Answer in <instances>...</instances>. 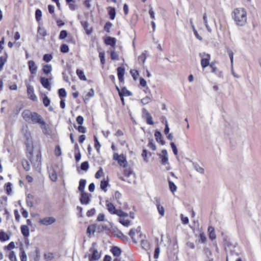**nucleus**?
Listing matches in <instances>:
<instances>
[{
	"label": "nucleus",
	"instance_id": "nucleus-27",
	"mask_svg": "<svg viewBox=\"0 0 261 261\" xmlns=\"http://www.w3.org/2000/svg\"><path fill=\"white\" fill-rule=\"evenodd\" d=\"M76 72L80 80L82 81H86L87 79L84 72L82 70L80 69H77Z\"/></svg>",
	"mask_w": 261,
	"mask_h": 261
},
{
	"label": "nucleus",
	"instance_id": "nucleus-37",
	"mask_svg": "<svg viewBox=\"0 0 261 261\" xmlns=\"http://www.w3.org/2000/svg\"><path fill=\"white\" fill-rule=\"evenodd\" d=\"M100 146L101 145L98 142L97 138L96 137H94V147L98 152L100 151Z\"/></svg>",
	"mask_w": 261,
	"mask_h": 261
},
{
	"label": "nucleus",
	"instance_id": "nucleus-26",
	"mask_svg": "<svg viewBox=\"0 0 261 261\" xmlns=\"http://www.w3.org/2000/svg\"><path fill=\"white\" fill-rule=\"evenodd\" d=\"M108 9L109 10V14L110 15V19L112 20L114 19L116 15L115 8L112 7H109Z\"/></svg>",
	"mask_w": 261,
	"mask_h": 261
},
{
	"label": "nucleus",
	"instance_id": "nucleus-62",
	"mask_svg": "<svg viewBox=\"0 0 261 261\" xmlns=\"http://www.w3.org/2000/svg\"><path fill=\"white\" fill-rule=\"evenodd\" d=\"M95 213V208H92L87 212V215L88 217H91V216H93L94 215Z\"/></svg>",
	"mask_w": 261,
	"mask_h": 261
},
{
	"label": "nucleus",
	"instance_id": "nucleus-38",
	"mask_svg": "<svg viewBox=\"0 0 261 261\" xmlns=\"http://www.w3.org/2000/svg\"><path fill=\"white\" fill-rule=\"evenodd\" d=\"M43 103L44 106L46 107L50 105V100L48 98V97L46 95H44L43 97Z\"/></svg>",
	"mask_w": 261,
	"mask_h": 261
},
{
	"label": "nucleus",
	"instance_id": "nucleus-24",
	"mask_svg": "<svg viewBox=\"0 0 261 261\" xmlns=\"http://www.w3.org/2000/svg\"><path fill=\"white\" fill-rule=\"evenodd\" d=\"M111 252L115 256H119L120 255L121 251L118 247H114L111 249Z\"/></svg>",
	"mask_w": 261,
	"mask_h": 261
},
{
	"label": "nucleus",
	"instance_id": "nucleus-33",
	"mask_svg": "<svg viewBox=\"0 0 261 261\" xmlns=\"http://www.w3.org/2000/svg\"><path fill=\"white\" fill-rule=\"evenodd\" d=\"M169 187L170 191L172 193H174L177 190V187L176 186V185L170 180H169Z\"/></svg>",
	"mask_w": 261,
	"mask_h": 261
},
{
	"label": "nucleus",
	"instance_id": "nucleus-5",
	"mask_svg": "<svg viewBox=\"0 0 261 261\" xmlns=\"http://www.w3.org/2000/svg\"><path fill=\"white\" fill-rule=\"evenodd\" d=\"M113 159L117 161L118 164L123 167H125L127 165V160L123 154L119 155L117 153H113Z\"/></svg>",
	"mask_w": 261,
	"mask_h": 261
},
{
	"label": "nucleus",
	"instance_id": "nucleus-31",
	"mask_svg": "<svg viewBox=\"0 0 261 261\" xmlns=\"http://www.w3.org/2000/svg\"><path fill=\"white\" fill-rule=\"evenodd\" d=\"M111 58L113 60H119V55L114 50H111Z\"/></svg>",
	"mask_w": 261,
	"mask_h": 261
},
{
	"label": "nucleus",
	"instance_id": "nucleus-14",
	"mask_svg": "<svg viewBox=\"0 0 261 261\" xmlns=\"http://www.w3.org/2000/svg\"><path fill=\"white\" fill-rule=\"evenodd\" d=\"M108 181L109 179L108 177H107L106 178H104L101 181L100 188L104 192H106L107 191V187L110 186L108 183Z\"/></svg>",
	"mask_w": 261,
	"mask_h": 261
},
{
	"label": "nucleus",
	"instance_id": "nucleus-59",
	"mask_svg": "<svg viewBox=\"0 0 261 261\" xmlns=\"http://www.w3.org/2000/svg\"><path fill=\"white\" fill-rule=\"evenodd\" d=\"M23 168L24 169L27 171H28L30 170V165L27 161H25L22 163Z\"/></svg>",
	"mask_w": 261,
	"mask_h": 261
},
{
	"label": "nucleus",
	"instance_id": "nucleus-50",
	"mask_svg": "<svg viewBox=\"0 0 261 261\" xmlns=\"http://www.w3.org/2000/svg\"><path fill=\"white\" fill-rule=\"evenodd\" d=\"M81 167L82 170L87 171L89 168V164L88 162H84L82 163Z\"/></svg>",
	"mask_w": 261,
	"mask_h": 261
},
{
	"label": "nucleus",
	"instance_id": "nucleus-23",
	"mask_svg": "<svg viewBox=\"0 0 261 261\" xmlns=\"http://www.w3.org/2000/svg\"><path fill=\"white\" fill-rule=\"evenodd\" d=\"M94 95V91L93 88H91L90 91L87 93L84 98L85 102L88 101L90 98L92 97Z\"/></svg>",
	"mask_w": 261,
	"mask_h": 261
},
{
	"label": "nucleus",
	"instance_id": "nucleus-41",
	"mask_svg": "<svg viewBox=\"0 0 261 261\" xmlns=\"http://www.w3.org/2000/svg\"><path fill=\"white\" fill-rule=\"evenodd\" d=\"M157 208L159 214L163 216L164 215L165 210L163 206L161 205L160 204H157Z\"/></svg>",
	"mask_w": 261,
	"mask_h": 261
},
{
	"label": "nucleus",
	"instance_id": "nucleus-25",
	"mask_svg": "<svg viewBox=\"0 0 261 261\" xmlns=\"http://www.w3.org/2000/svg\"><path fill=\"white\" fill-rule=\"evenodd\" d=\"M49 177L53 181H56L57 180V174L54 169L49 171Z\"/></svg>",
	"mask_w": 261,
	"mask_h": 261
},
{
	"label": "nucleus",
	"instance_id": "nucleus-21",
	"mask_svg": "<svg viewBox=\"0 0 261 261\" xmlns=\"http://www.w3.org/2000/svg\"><path fill=\"white\" fill-rule=\"evenodd\" d=\"M117 74H118V77L119 80V81H122L123 79V75L124 74V69L119 67L117 68Z\"/></svg>",
	"mask_w": 261,
	"mask_h": 261
},
{
	"label": "nucleus",
	"instance_id": "nucleus-18",
	"mask_svg": "<svg viewBox=\"0 0 261 261\" xmlns=\"http://www.w3.org/2000/svg\"><path fill=\"white\" fill-rule=\"evenodd\" d=\"M105 42L106 44L114 46L116 43V39L114 38L108 37L106 38Z\"/></svg>",
	"mask_w": 261,
	"mask_h": 261
},
{
	"label": "nucleus",
	"instance_id": "nucleus-28",
	"mask_svg": "<svg viewBox=\"0 0 261 261\" xmlns=\"http://www.w3.org/2000/svg\"><path fill=\"white\" fill-rule=\"evenodd\" d=\"M86 184V181L85 179H81L79 182V190L81 191V192H83L84 191V190L85 189V186Z\"/></svg>",
	"mask_w": 261,
	"mask_h": 261
},
{
	"label": "nucleus",
	"instance_id": "nucleus-3",
	"mask_svg": "<svg viewBox=\"0 0 261 261\" xmlns=\"http://www.w3.org/2000/svg\"><path fill=\"white\" fill-rule=\"evenodd\" d=\"M90 253L88 255L89 261H97L101 256V254L98 250L95 248L94 245L93 244L92 247L89 249Z\"/></svg>",
	"mask_w": 261,
	"mask_h": 261
},
{
	"label": "nucleus",
	"instance_id": "nucleus-49",
	"mask_svg": "<svg viewBox=\"0 0 261 261\" xmlns=\"http://www.w3.org/2000/svg\"><path fill=\"white\" fill-rule=\"evenodd\" d=\"M99 57L101 63L103 65L105 63V53L104 52H100L99 53Z\"/></svg>",
	"mask_w": 261,
	"mask_h": 261
},
{
	"label": "nucleus",
	"instance_id": "nucleus-10",
	"mask_svg": "<svg viewBox=\"0 0 261 261\" xmlns=\"http://www.w3.org/2000/svg\"><path fill=\"white\" fill-rule=\"evenodd\" d=\"M29 69L32 74H36L37 71L38 67L34 61L30 60L28 63Z\"/></svg>",
	"mask_w": 261,
	"mask_h": 261
},
{
	"label": "nucleus",
	"instance_id": "nucleus-63",
	"mask_svg": "<svg viewBox=\"0 0 261 261\" xmlns=\"http://www.w3.org/2000/svg\"><path fill=\"white\" fill-rule=\"evenodd\" d=\"M121 194L119 192L116 191L115 193L114 197L119 203H120V202L119 201V200L121 198Z\"/></svg>",
	"mask_w": 261,
	"mask_h": 261
},
{
	"label": "nucleus",
	"instance_id": "nucleus-32",
	"mask_svg": "<svg viewBox=\"0 0 261 261\" xmlns=\"http://www.w3.org/2000/svg\"><path fill=\"white\" fill-rule=\"evenodd\" d=\"M203 21H204V24L207 30L208 31V32L211 33L212 29L210 27V26L208 25V24L207 23L206 15L205 14H204L203 16Z\"/></svg>",
	"mask_w": 261,
	"mask_h": 261
},
{
	"label": "nucleus",
	"instance_id": "nucleus-52",
	"mask_svg": "<svg viewBox=\"0 0 261 261\" xmlns=\"http://www.w3.org/2000/svg\"><path fill=\"white\" fill-rule=\"evenodd\" d=\"M195 169L198 172L203 174L204 173V170L203 168L199 166L198 165L196 164L194 165Z\"/></svg>",
	"mask_w": 261,
	"mask_h": 261
},
{
	"label": "nucleus",
	"instance_id": "nucleus-29",
	"mask_svg": "<svg viewBox=\"0 0 261 261\" xmlns=\"http://www.w3.org/2000/svg\"><path fill=\"white\" fill-rule=\"evenodd\" d=\"M9 239V236L4 231H0V241H5Z\"/></svg>",
	"mask_w": 261,
	"mask_h": 261
},
{
	"label": "nucleus",
	"instance_id": "nucleus-9",
	"mask_svg": "<svg viewBox=\"0 0 261 261\" xmlns=\"http://www.w3.org/2000/svg\"><path fill=\"white\" fill-rule=\"evenodd\" d=\"M27 93L30 99L34 101H36L37 100V97L34 93V88L33 86L30 85H27Z\"/></svg>",
	"mask_w": 261,
	"mask_h": 261
},
{
	"label": "nucleus",
	"instance_id": "nucleus-40",
	"mask_svg": "<svg viewBox=\"0 0 261 261\" xmlns=\"http://www.w3.org/2000/svg\"><path fill=\"white\" fill-rule=\"evenodd\" d=\"M35 16L37 21H39L41 20L42 16V12L40 10L37 9L35 12Z\"/></svg>",
	"mask_w": 261,
	"mask_h": 261
},
{
	"label": "nucleus",
	"instance_id": "nucleus-15",
	"mask_svg": "<svg viewBox=\"0 0 261 261\" xmlns=\"http://www.w3.org/2000/svg\"><path fill=\"white\" fill-rule=\"evenodd\" d=\"M40 82L42 85L46 89H50V86L48 79L45 77H41L40 79Z\"/></svg>",
	"mask_w": 261,
	"mask_h": 261
},
{
	"label": "nucleus",
	"instance_id": "nucleus-12",
	"mask_svg": "<svg viewBox=\"0 0 261 261\" xmlns=\"http://www.w3.org/2000/svg\"><path fill=\"white\" fill-rule=\"evenodd\" d=\"M81 202L83 204H88L89 203L90 198L87 193H83L80 198Z\"/></svg>",
	"mask_w": 261,
	"mask_h": 261
},
{
	"label": "nucleus",
	"instance_id": "nucleus-64",
	"mask_svg": "<svg viewBox=\"0 0 261 261\" xmlns=\"http://www.w3.org/2000/svg\"><path fill=\"white\" fill-rule=\"evenodd\" d=\"M76 122L79 124H82L83 123V122H84V118H83V117L82 116H79L76 118Z\"/></svg>",
	"mask_w": 261,
	"mask_h": 261
},
{
	"label": "nucleus",
	"instance_id": "nucleus-53",
	"mask_svg": "<svg viewBox=\"0 0 261 261\" xmlns=\"http://www.w3.org/2000/svg\"><path fill=\"white\" fill-rule=\"evenodd\" d=\"M84 28L86 31V33L87 34H90L92 32V29L91 28H90L88 27V23L87 22H85L84 23Z\"/></svg>",
	"mask_w": 261,
	"mask_h": 261
},
{
	"label": "nucleus",
	"instance_id": "nucleus-1",
	"mask_svg": "<svg viewBox=\"0 0 261 261\" xmlns=\"http://www.w3.org/2000/svg\"><path fill=\"white\" fill-rule=\"evenodd\" d=\"M22 116L26 122L33 124L38 123L42 128L45 126V123L41 116L36 112L25 110L22 113Z\"/></svg>",
	"mask_w": 261,
	"mask_h": 261
},
{
	"label": "nucleus",
	"instance_id": "nucleus-7",
	"mask_svg": "<svg viewBox=\"0 0 261 261\" xmlns=\"http://www.w3.org/2000/svg\"><path fill=\"white\" fill-rule=\"evenodd\" d=\"M199 56L201 58V65L202 68H205L210 65L211 56L210 54L205 53H200Z\"/></svg>",
	"mask_w": 261,
	"mask_h": 261
},
{
	"label": "nucleus",
	"instance_id": "nucleus-54",
	"mask_svg": "<svg viewBox=\"0 0 261 261\" xmlns=\"http://www.w3.org/2000/svg\"><path fill=\"white\" fill-rule=\"evenodd\" d=\"M150 101V98L148 96H146L145 97L141 99V102L143 105H146Z\"/></svg>",
	"mask_w": 261,
	"mask_h": 261
},
{
	"label": "nucleus",
	"instance_id": "nucleus-39",
	"mask_svg": "<svg viewBox=\"0 0 261 261\" xmlns=\"http://www.w3.org/2000/svg\"><path fill=\"white\" fill-rule=\"evenodd\" d=\"M20 258L21 261H27V256L24 251L21 249V252L20 254Z\"/></svg>",
	"mask_w": 261,
	"mask_h": 261
},
{
	"label": "nucleus",
	"instance_id": "nucleus-30",
	"mask_svg": "<svg viewBox=\"0 0 261 261\" xmlns=\"http://www.w3.org/2000/svg\"><path fill=\"white\" fill-rule=\"evenodd\" d=\"M38 33L42 37L45 36L47 34L46 30L44 28L41 27H39L38 28Z\"/></svg>",
	"mask_w": 261,
	"mask_h": 261
},
{
	"label": "nucleus",
	"instance_id": "nucleus-8",
	"mask_svg": "<svg viewBox=\"0 0 261 261\" xmlns=\"http://www.w3.org/2000/svg\"><path fill=\"white\" fill-rule=\"evenodd\" d=\"M56 222V219L53 217H46L43 218H40L38 220V223L40 225H49Z\"/></svg>",
	"mask_w": 261,
	"mask_h": 261
},
{
	"label": "nucleus",
	"instance_id": "nucleus-4",
	"mask_svg": "<svg viewBox=\"0 0 261 261\" xmlns=\"http://www.w3.org/2000/svg\"><path fill=\"white\" fill-rule=\"evenodd\" d=\"M128 235L132 238L133 241L136 243L140 239L141 235L140 227H138L136 228H134L131 229L128 233Z\"/></svg>",
	"mask_w": 261,
	"mask_h": 261
},
{
	"label": "nucleus",
	"instance_id": "nucleus-2",
	"mask_svg": "<svg viewBox=\"0 0 261 261\" xmlns=\"http://www.w3.org/2000/svg\"><path fill=\"white\" fill-rule=\"evenodd\" d=\"M232 17L237 25L244 26L247 22V11L243 8H236L232 13Z\"/></svg>",
	"mask_w": 261,
	"mask_h": 261
},
{
	"label": "nucleus",
	"instance_id": "nucleus-56",
	"mask_svg": "<svg viewBox=\"0 0 261 261\" xmlns=\"http://www.w3.org/2000/svg\"><path fill=\"white\" fill-rule=\"evenodd\" d=\"M171 147L172 149L174 154L176 155H177L178 150H177V149L174 143L172 142L171 143Z\"/></svg>",
	"mask_w": 261,
	"mask_h": 261
},
{
	"label": "nucleus",
	"instance_id": "nucleus-35",
	"mask_svg": "<svg viewBox=\"0 0 261 261\" xmlns=\"http://www.w3.org/2000/svg\"><path fill=\"white\" fill-rule=\"evenodd\" d=\"M5 189L7 192V194L9 195L12 192V185L10 182H8L5 185Z\"/></svg>",
	"mask_w": 261,
	"mask_h": 261
},
{
	"label": "nucleus",
	"instance_id": "nucleus-16",
	"mask_svg": "<svg viewBox=\"0 0 261 261\" xmlns=\"http://www.w3.org/2000/svg\"><path fill=\"white\" fill-rule=\"evenodd\" d=\"M21 232L25 237H28L30 235L29 228L28 226L23 225L21 226Z\"/></svg>",
	"mask_w": 261,
	"mask_h": 261
},
{
	"label": "nucleus",
	"instance_id": "nucleus-44",
	"mask_svg": "<svg viewBox=\"0 0 261 261\" xmlns=\"http://www.w3.org/2000/svg\"><path fill=\"white\" fill-rule=\"evenodd\" d=\"M95 230V226L93 225H90L87 228V233L89 234L94 233Z\"/></svg>",
	"mask_w": 261,
	"mask_h": 261
},
{
	"label": "nucleus",
	"instance_id": "nucleus-36",
	"mask_svg": "<svg viewBox=\"0 0 261 261\" xmlns=\"http://www.w3.org/2000/svg\"><path fill=\"white\" fill-rule=\"evenodd\" d=\"M130 73L134 80H136L139 75V72L137 70L132 69L130 71Z\"/></svg>",
	"mask_w": 261,
	"mask_h": 261
},
{
	"label": "nucleus",
	"instance_id": "nucleus-46",
	"mask_svg": "<svg viewBox=\"0 0 261 261\" xmlns=\"http://www.w3.org/2000/svg\"><path fill=\"white\" fill-rule=\"evenodd\" d=\"M227 52H228V56H229V57L230 58V62H231V66L232 67V66H233V53L231 50H228Z\"/></svg>",
	"mask_w": 261,
	"mask_h": 261
},
{
	"label": "nucleus",
	"instance_id": "nucleus-45",
	"mask_svg": "<svg viewBox=\"0 0 261 261\" xmlns=\"http://www.w3.org/2000/svg\"><path fill=\"white\" fill-rule=\"evenodd\" d=\"M52 59H53L52 56L49 54H45L44 55V56L43 57V60L46 62H49Z\"/></svg>",
	"mask_w": 261,
	"mask_h": 261
},
{
	"label": "nucleus",
	"instance_id": "nucleus-22",
	"mask_svg": "<svg viewBox=\"0 0 261 261\" xmlns=\"http://www.w3.org/2000/svg\"><path fill=\"white\" fill-rule=\"evenodd\" d=\"M6 56H2L0 57V71L2 70L3 69V66L7 62L8 55L7 53H5Z\"/></svg>",
	"mask_w": 261,
	"mask_h": 261
},
{
	"label": "nucleus",
	"instance_id": "nucleus-51",
	"mask_svg": "<svg viewBox=\"0 0 261 261\" xmlns=\"http://www.w3.org/2000/svg\"><path fill=\"white\" fill-rule=\"evenodd\" d=\"M148 146L152 150H155L156 149V146L152 139L149 140Z\"/></svg>",
	"mask_w": 261,
	"mask_h": 261
},
{
	"label": "nucleus",
	"instance_id": "nucleus-13",
	"mask_svg": "<svg viewBox=\"0 0 261 261\" xmlns=\"http://www.w3.org/2000/svg\"><path fill=\"white\" fill-rule=\"evenodd\" d=\"M162 164L166 165L168 164V153L166 150H163L161 155Z\"/></svg>",
	"mask_w": 261,
	"mask_h": 261
},
{
	"label": "nucleus",
	"instance_id": "nucleus-43",
	"mask_svg": "<svg viewBox=\"0 0 261 261\" xmlns=\"http://www.w3.org/2000/svg\"><path fill=\"white\" fill-rule=\"evenodd\" d=\"M59 95L60 97H65L66 96L67 93L64 88L60 89L58 91Z\"/></svg>",
	"mask_w": 261,
	"mask_h": 261
},
{
	"label": "nucleus",
	"instance_id": "nucleus-58",
	"mask_svg": "<svg viewBox=\"0 0 261 261\" xmlns=\"http://www.w3.org/2000/svg\"><path fill=\"white\" fill-rule=\"evenodd\" d=\"M69 5V9L72 10L74 11L76 9V6L75 5L74 2L72 1V2H70L69 3H68Z\"/></svg>",
	"mask_w": 261,
	"mask_h": 261
},
{
	"label": "nucleus",
	"instance_id": "nucleus-19",
	"mask_svg": "<svg viewBox=\"0 0 261 261\" xmlns=\"http://www.w3.org/2000/svg\"><path fill=\"white\" fill-rule=\"evenodd\" d=\"M154 136L158 142L162 145L164 144V141L162 138L161 133L159 131L156 130L155 132Z\"/></svg>",
	"mask_w": 261,
	"mask_h": 261
},
{
	"label": "nucleus",
	"instance_id": "nucleus-20",
	"mask_svg": "<svg viewBox=\"0 0 261 261\" xmlns=\"http://www.w3.org/2000/svg\"><path fill=\"white\" fill-rule=\"evenodd\" d=\"M208 231L209 233V238L211 240L216 239V236L214 228L212 226H209L208 228Z\"/></svg>",
	"mask_w": 261,
	"mask_h": 261
},
{
	"label": "nucleus",
	"instance_id": "nucleus-47",
	"mask_svg": "<svg viewBox=\"0 0 261 261\" xmlns=\"http://www.w3.org/2000/svg\"><path fill=\"white\" fill-rule=\"evenodd\" d=\"M9 259L11 261H17V258L14 251H11L9 253Z\"/></svg>",
	"mask_w": 261,
	"mask_h": 261
},
{
	"label": "nucleus",
	"instance_id": "nucleus-17",
	"mask_svg": "<svg viewBox=\"0 0 261 261\" xmlns=\"http://www.w3.org/2000/svg\"><path fill=\"white\" fill-rule=\"evenodd\" d=\"M42 70L44 74L48 75L50 74L52 71V66L49 64L43 65Z\"/></svg>",
	"mask_w": 261,
	"mask_h": 261
},
{
	"label": "nucleus",
	"instance_id": "nucleus-57",
	"mask_svg": "<svg viewBox=\"0 0 261 261\" xmlns=\"http://www.w3.org/2000/svg\"><path fill=\"white\" fill-rule=\"evenodd\" d=\"M180 217L183 224H187L189 223V219L187 217H185L183 215H181Z\"/></svg>",
	"mask_w": 261,
	"mask_h": 261
},
{
	"label": "nucleus",
	"instance_id": "nucleus-11",
	"mask_svg": "<svg viewBox=\"0 0 261 261\" xmlns=\"http://www.w3.org/2000/svg\"><path fill=\"white\" fill-rule=\"evenodd\" d=\"M125 215L123 216H119V222L122 224L124 226L128 227L130 223V221L127 219L128 217V214L125 213Z\"/></svg>",
	"mask_w": 261,
	"mask_h": 261
},
{
	"label": "nucleus",
	"instance_id": "nucleus-6",
	"mask_svg": "<svg viewBox=\"0 0 261 261\" xmlns=\"http://www.w3.org/2000/svg\"><path fill=\"white\" fill-rule=\"evenodd\" d=\"M107 207L109 212L111 214L117 215L118 216H123L125 215V212L121 210L116 209L114 204L111 202H107Z\"/></svg>",
	"mask_w": 261,
	"mask_h": 261
},
{
	"label": "nucleus",
	"instance_id": "nucleus-61",
	"mask_svg": "<svg viewBox=\"0 0 261 261\" xmlns=\"http://www.w3.org/2000/svg\"><path fill=\"white\" fill-rule=\"evenodd\" d=\"M48 10L50 14L55 15V7L54 6L51 5H48Z\"/></svg>",
	"mask_w": 261,
	"mask_h": 261
},
{
	"label": "nucleus",
	"instance_id": "nucleus-48",
	"mask_svg": "<svg viewBox=\"0 0 261 261\" xmlns=\"http://www.w3.org/2000/svg\"><path fill=\"white\" fill-rule=\"evenodd\" d=\"M61 51L63 53H66L69 51V47L66 44H62L61 46Z\"/></svg>",
	"mask_w": 261,
	"mask_h": 261
},
{
	"label": "nucleus",
	"instance_id": "nucleus-34",
	"mask_svg": "<svg viewBox=\"0 0 261 261\" xmlns=\"http://www.w3.org/2000/svg\"><path fill=\"white\" fill-rule=\"evenodd\" d=\"M103 175L104 173L103 171V169L101 167H100L99 170L97 171V172L95 174V178L98 179L101 177L103 176Z\"/></svg>",
	"mask_w": 261,
	"mask_h": 261
},
{
	"label": "nucleus",
	"instance_id": "nucleus-42",
	"mask_svg": "<svg viewBox=\"0 0 261 261\" xmlns=\"http://www.w3.org/2000/svg\"><path fill=\"white\" fill-rule=\"evenodd\" d=\"M67 36V32L66 31L62 30L61 31L59 38L60 40L65 39Z\"/></svg>",
	"mask_w": 261,
	"mask_h": 261
},
{
	"label": "nucleus",
	"instance_id": "nucleus-60",
	"mask_svg": "<svg viewBox=\"0 0 261 261\" xmlns=\"http://www.w3.org/2000/svg\"><path fill=\"white\" fill-rule=\"evenodd\" d=\"M200 238L202 243H205L206 242L207 239L203 232L200 233Z\"/></svg>",
	"mask_w": 261,
	"mask_h": 261
},
{
	"label": "nucleus",
	"instance_id": "nucleus-55",
	"mask_svg": "<svg viewBox=\"0 0 261 261\" xmlns=\"http://www.w3.org/2000/svg\"><path fill=\"white\" fill-rule=\"evenodd\" d=\"M146 57L145 54L142 53L139 57H138V61L139 62H142L143 63H145V61L146 60Z\"/></svg>",
	"mask_w": 261,
	"mask_h": 261
}]
</instances>
